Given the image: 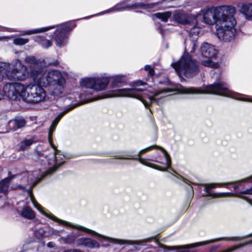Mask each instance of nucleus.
<instances>
[{
  "instance_id": "nucleus-13",
  "label": "nucleus",
  "mask_w": 252,
  "mask_h": 252,
  "mask_svg": "<svg viewBox=\"0 0 252 252\" xmlns=\"http://www.w3.org/2000/svg\"><path fill=\"white\" fill-rule=\"evenodd\" d=\"M109 80L108 77H89L82 79L80 81L81 87L88 88L87 94H92L93 91H101L104 90L108 86Z\"/></svg>"
},
{
  "instance_id": "nucleus-46",
  "label": "nucleus",
  "mask_w": 252,
  "mask_h": 252,
  "mask_svg": "<svg viewBox=\"0 0 252 252\" xmlns=\"http://www.w3.org/2000/svg\"><path fill=\"white\" fill-rule=\"evenodd\" d=\"M58 64V63L57 62H56L55 63H49L50 65H54V66L57 65Z\"/></svg>"
},
{
  "instance_id": "nucleus-19",
  "label": "nucleus",
  "mask_w": 252,
  "mask_h": 252,
  "mask_svg": "<svg viewBox=\"0 0 252 252\" xmlns=\"http://www.w3.org/2000/svg\"><path fill=\"white\" fill-rule=\"evenodd\" d=\"M25 62L30 64L29 66L31 77L32 78V73L33 71L36 73L39 68H43L44 67L33 56L27 57L25 59Z\"/></svg>"
},
{
  "instance_id": "nucleus-44",
  "label": "nucleus",
  "mask_w": 252,
  "mask_h": 252,
  "mask_svg": "<svg viewBox=\"0 0 252 252\" xmlns=\"http://www.w3.org/2000/svg\"><path fill=\"white\" fill-rule=\"evenodd\" d=\"M4 96V95L3 90H1V89H0V100H1L3 98Z\"/></svg>"
},
{
  "instance_id": "nucleus-48",
  "label": "nucleus",
  "mask_w": 252,
  "mask_h": 252,
  "mask_svg": "<svg viewBox=\"0 0 252 252\" xmlns=\"http://www.w3.org/2000/svg\"><path fill=\"white\" fill-rule=\"evenodd\" d=\"M182 178L183 179V181H184V182L186 183H187V184H189V183H188V182H187V181H188V182H189V183H190V182H189V181H188V180H187V179H184V178Z\"/></svg>"
},
{
  "instance_id": "nucleus-34",
  "label": "nucleus",
  "mask_w": 252,
  "mask_h": 252,
  "mask_svg": "<svg viewBox=\"0 0 252 252\" xmlns=\"http://www.w3.org/2000/svg\"><path fill=\"white\" fill-rule=\"evenodd\" d=\"M8 128L10 130H15L17 129V126L15 119L11 120L8 122Z\"/></svg>"
},
{
  "instance_id": "nucleus-43",
  "label": "nucleus",
  "mask_w": 252,
  "mask_h": 252,
  "mask_svg": "<svg viewBox=\"0 0 252 252\" xmlns=\"http://www.w3.org/2000/svg\"><path fill=\"white\" fill-rule=\"evenodd\" d=\"M60 231H59V230H53L52 231V235H56V236H60Z\"/></svg>"
},
{
  "instance_id": "nucleus-17",
  "label": "nucleus",
  "mask_w": 252,
  "mask_h": 252,
  "mask_svg": "<svg viewBox=\"0 0 252 252\" xmlns=\"http://www.w3.org/2000/svg\"><path fill=\"white\" fill-rule=\"evenodd\" d=\"M46 174L45 172H42L38 173L37 171H34L32 173L26 172L23 173L22 174L18 176V179L20 180L22 185H19L18 187L21 189H25V186L31 184L33 182L37 183L40 181L43 178L45 177Z\"/></svg>"
},
{
  "instance_id": "nucleus-11",
  "label": "nucleus",
  "mask_w": 252,
  "mask_h": 252,
  "mask_svg": "<svg viewBox=\"0 0 252 252\" xmlns=\"http://www.w3.org/2000/svg\"><path fill=\"white\" fill-rule=\"evenodd\" d=\"M37 71L35 73L32 71V78L35 83L44 87L54 85L60 82L61 79H64L61 73L58 70H50L45 74L44 67H43L39 68Z\"/></svg>"
},
{
  "instance_id": "nucleus-37",
  "label": "nucleus",
  "mask_w": 252,
  "mask_h": 252,
  "mask_svg": "<svg viewBox=\"0 0 252 252\" xmlns=\"http://www.w3.org/2000/svg\"><path fill=\"white\" fill-rule=\"evenodd\" d=\"M199 32L200 30L198 27L193 26L192 28H190L189 32L192 35H198Z\"/></svg>"
},
{
  "instance_id": "nucleus-26",
  "label": "nucleus",
  "mask_w": 252,
  "mask_h": 252,
  "mask_svg": "<svg viewBox=\"0 0 252 252\" xmlns=\"http://www.w3.org/2000/svg\"><path fill=\"white\" fill-rule=\"evenodd\" d=\"M174 18L176 21L182 24H186L188 23L187 16L182 13L176 12L174 15Z\"/></svg>"
},
{
  "instance_id": "nucleus-10",
  "label": "nucleus",
  "mask_w": 252,
  "mask_h": 252,
  "mask_svg": "<svg viewBox=\"0 0 252 252\" xmlns=\"http://www.w3.org/2000/svg\"><path fill=\"white\" fill-rule=\"evenodd\" d=\"M0 66L6 70V76L9 80L23 81L31 76L27 67L19 60L13 63L11 69L10 64L6 63H0Z\"/></svg>"
},
{
  "instance_id": "nucleus-29",
  "label": "nucleus",
  "mask_w": 252,
  "mask_h": 252,
  "mask_svg": "<svg viewBox=\"0 0 252 252\" xmlns=\"http://www.w3.org/2000/svg\"><path fill=\"white\" fill-rule=\"evenodd\" d=\"M156 17L161 19L163 22H166L168 19L171 16V13L169 11L163 13H157L155 14Z\"/></svg>"
},
{
  "instance_id": "nucleus-47",
  "label": "nucleus",
  "mask_w": 252,
  "mask_h": 252,
  "mask_svg": "<svg viewBox=\"0 0 252 252\" xmlns=\"http://www.w3.org/2000/svg\"><path fill=\"white\" fill-rule=\"evenodd\" d=\"M230 240H233V241H237V240H238L239 239L238 237H234V238H231Z\"/></svg>"
},
{
  "instance_id": "nucleus-21",
  "label": "nucleus",
  "mask_w": 252,
  "mask_h": 252,
  "mask_svg": "<svg viewBox=\"0 0 252 252\" xmlns=\"http://www.w3.org/2000/svg\"><path fill=\"white\" fill-rule=\"evenodd\" d=\"M65 83V79H61V80L60 82H58V83L50 85L51 86H52L53 88V95L55 96H58L62 94L64 90Z\"/></svg>"
},
{
  "instance_id": "nucleus-6",
  "label": "nucleus",
  "mask_w": 252,
  "mask_h": 252,
  "mask_svg": "<svg viewBox=\"0 0 252 252\" xmlns=\"http://www.w3.org/2000/svg\"><path fill=\"white\" fill-rule=\"evenodd\" d=\"M246 182V184L245 185V186L246 187H249L250 186V184H252V187H251L249 189H247L246 190L241 191L239 192L238 194H237L236 196L238 197H239L241 198H243L246 201H248L249 199L247 197H245L243 196L244 194H252V177H250L248 178L244 179L243 180L238 181L236 182H230V183H222V184H204L203 186H204V191L206 192V194L203 195V196H210L212 198H218V197H224L226 196V194H228V193H212L210 191V189H212L215 188L218 186L225 185H230L232 184H234L235 185L233 186L234 189H237L239 188V187H241L242 185V182Z\"/></svg>"
},
{
  "instance_id": "nucleus-20",
  "label": "nucleus",
  "mask_w": 252,
  "mask_h": 252,
  "mask_svg": "<svg viewBox=\"0 0 252 252\" xmlns=\"http://www.w3.org/2000/svg\"><path fill=\"white\" fill-rule=\"evenodd\" d=\"M240 12L246 20L252 21V2L242 4Z\"/></svg>"
},
{
  "instance_id": "nucleus-9",
  "label": "nucleus",
  "mask_w": 252,
  "mask_h": 252,
  "mask_svg": "<svg viewBox=\"0 0 252 252\" xmlns=\"http://www.w3.org/2000/svg\"><path fill=\"white\" fill-rule=\"evenodd\" d=\"M236 9L232 6H222L207 9L203 14V20L207 24L215 23L217 27L228 14H234Z\"/></svg>"
},
{
  "instance_id": "nucleus-50",
  "label": "nucleus",
  "mask_w": 252,
  "mask_h": 252,
  "mask_svg": "<svg viewBox=\"0 0 252 252\" xmlns=\"http://www.w3.org/2000/svg\"><path fill=\"white\" fill-rule=\"evenodd\" d=\"M252 236V234H250L248 236Z\"/></svg>"
},
{
  "instance_id": "nucleus-45",
  "label": "nucleus",
  "mask_w": 252,
  "mask_h": 252,
  "mask_svg": "<svg viewBox=\"0 0 252 252\" xmlns=\"http://www.w3.org/2000/svg\"><path fill=\"white\" fill-rule=\"evenodd\" d=\"M155 162H158V163H159L160 164H163V162L160 160H158V159H156V160H153Z\"/></svg>"
},
{
  "instance_id": "nucleus-8",
  "label": "nucleus",
  "mask_w": 252,
  "mask_h": 252,
  "mask_svg": "<svg viewBox=\"0 0 252 252\" xmlns=\"http://www.w3.org/2000/svg\"><path fill=\"white\" fill-rule=\"evenodd\" d=\"M234 14H228L224 19L222 20L216 29L218 37L225 42H229L234 39L236 30L235 28L236 21L233 17Z\"/></svg>"
},
{
  "instance_id": "nucleus-36",
  "label": "nucleus",
  "mask_w": 252,
  "mask_h": 252,
  "mask_svg": "<svg viewBox=\"0 0 252 252\" xmlns=\"http://www.w3.org/2000/svg\"><path fill=\"white\" fill-rule=\"evenodd\" d=\"M46 231L42 228H39L34 232V235L38 238L43 237Z\"/></svg>"
},
{
  "instance_id": "nucleus-1",
  "label": "nucleus",
  "mask_w": 252,
  "mask_h": 252,
  "mask_svg": "<svg viewBox=\"0 0 252 252\" xmlns=\"http://www.w3.org/2000/svg\"><path fill=\"white\" fill-rule=\"evenodd\" d=\"M164 83L167 87L160 89L154 93L148 94V91L145 89L138 88L146 84L144 82L139 80L133 83V87L132 88L114 90L104 93L99 97L89 99L87 102L113 97H129L141 100L145 107L148 108L150 104L154 102L158 104L162 103L164 101V98L169 95V93L175 91L168 87L170 84L168 80Z\"/></svg>"
},
{
  "instance_id": "nucleus-4",
  "label": "nucleus",
  "mask_w": 252,
  "mask_h": 252,
  "mask_svg": "<svg viewBox=\"0 0 252 252\" xmlns=\"http://www.w3.org/2000/svg\"><path fill=\"white\" fill-rule=\"evenodd\" d=\"M176 91L178 93L182 94H209L252 102V97L251 96L231 91L228 89V86L226 83L223 81H219L212 85L207 86L205 87V90H203L194 87L186 88L179 86L177 87Z\"/></svg>"
},
{
  "instance_id": "nucleus-5",
  "label": "nucleus",
  "mask_w": 252,
  "mask_h": 252,
  "mask_svg": "<svg viewBox=\"0 0 252 252\" xmlns=\"http://www.w3.org/2000/svg\"><path fill=\"white\" fill-rule=\"evenodd\" d=\"M71 109H72V108H70V110ZM69 110V109L66 110L59 114L54 120L50 127L48 139L51 146L54 149V152L49 155H47L46 153L42 154L41 153H38L39 159L40 160H43L42 158L45 157V158L46 159L45 161L47 162L48 165L50 166L49 169L45 171L46 175L51 174L55 172L58 167L65 162V156L62 155L61 151H58L56 149V147L53 144L51 141V137L52 133L55 130L60 119Z\"/></svg>"
},
{
  "instance_id": "nucleus-3",
  "label": "nucleus",
  "mask_w": 252,
  "mask_h": 252,
  "mask_svg": "<svg viewBox=\"0 0 252 252\" xmlns=\"http://www.w3.org/2000/svg\"><path fill=\"white\" fill-rule=\"evenodd\" d=\"M29 193L31 200L34 207L36 208L39 212H40L44 216L60 224H62L63 225L70 227L73 228L77 229L78 230L84 231L88 233L91 234L93 235H95L100 237V239H99V241L102 243V247H106L109 246V244L105 243V242H108L111 243L118 244L120 245H124L125 244L129 245H140L142 243L148 242H150V240H151V238H149L147 239H143L141 241H131L121 239H114L100 235L97 233V232L91 229H89L87 228H86L84 226L79 225H73L68 221L58 218L57 217H56V216H55L54 215L50 213H47L43 211L42 206L35 200L34 198L33 195L32 194V193L30 192Z\"/></svg>"
},
{
  "instance_id": "nucleus-22",
  "label": "nucleus",
  "mask_w": 252,
  "mask_h": 252,
  "mask_svg": "<svg viewBox=\"0 0 252 252\" xmlns=\"http://www.w3.org/2000/svg\"><path fill=\"white\" fill-rule=\"evenodd\" d=\"M20 215L27 219L32 220L35 217V214L32 209L28 206H24L20 213Z\"/></svg>"
},
{
  "instance_id": "nucleus-30",
  "label": "nucleus",
  "mask_w": 252,
  "mask_h": 252,
  "mask_svg": "<svg viewBox=\"0 0 252 252\" xmlns=\"http://www.w3.org/2000/svg\"><path fill=\"white\" fill-rule=\"evenodd\" d=\"M34 142L32 138L24 140L21 144L19 149L20 150H25L28 149L30 146Z\"/></svg>"
},
{
  "instance_id": "nucleus-25",
  "label": "nucleus",
  "mask_w": 252,
  "mask_h": 252,
  "mask_svg": "<svg viewBox=\"0 0 252 252\" xmlns=\"http://www.w3.org/2000/svg\"><path fill=\"white\" fill-rule=\"evenodd\" d=\"M125 9H126L125 7L122 6L121 4H118L115 5L114 7H113L107 10L103 11L100 13L97 14L96 15H94V16L97 15L104 14L108 13H110V12H114L123 11V10H125ZM93 16H94V15L86 17L84 18L83 19H88Z\"/></svg>"
},
{
  "instance_id": "nucleus-32",
  "label": "nucleus",
  "mask_w": 252,
  "mask_h": 252,
  "mask_svg": "<svg viewBox=\"0 0 252 252\" xmlns=\"http://www.w3.org/2000/svg\"><path fill=\"white\" fill-rule=\"evenodd\" d=\"M197 47V44L196 41H190L189 46H185V50L186 51L193 53Z\"/></svg>"
},
{
  "instance_id": "nucleus-42",
  "label": "nucleus",
  "mask_w": 252,
  "mask_h": 252,
  "mask_svg": "<svg viewBox=\"0 0 252 252\" xmlns=\"http://www.w3.org/2000/svg\"><path fill=\"white\" fill-rule=\"evenodd\" d=\"M114 157L116 159H131V158L121 157H120L119 156H114Z\"/></svg>"
},
{
  "instance_id": "nucleus-15",
  "label": "nucleus",
  "mask_w": 252,
  "mask_h": 252,
  "mask_svg": "<svg viewBox=\"0 0 252 252\" xmlns=\"http://www.w3.org/2000/svg\"><path fill=\"white\" fill-rule=\"evenodd\" d=\"M201 51L202 56L207 59L206 60L202 61L201 63L203 65L214 68L219 66L218 63L211 60V58L215 57L217 54V50L213 45L204 43L201 46Z\"/></svg>"
},
{
  "instance_id": "nucleus-28",
  "label": "nucleus",
  "mask_w": 252,
  "mask_h": 252,
  "mask_svg": "<svg viewBox=\"0 0 252 252\" xmlns=\"http://www.w3.org/2000/svg\"><path fill=\"white\" fill-rule=\"evenodd\" d=\"M54 26H49L45 28H42L40 29H37L32 30L26 31L24 32L23 34L24 35H30L34 33H36L38 32H43L46 31H47L50 29L54 28Z\"/></svg>"
},
{
  "instance_id": "nucleus-12",
  "label": "nucleus",
  "mask_w": 252,
  "mask_h": 252,
  "mask_svg": "<svg viewBox=\"0 0 252 252\" xmlns=\"http://www.w3.org/2000/svg\"><path fill=\"white\" fill-rule=\"evenodd\" d=\"M46 96L45 91L39 84L24 86L22 98L25 101L29 103H37L44 101Z\"/></svg>"
},
{
  "instance_id": "nucleus-39",
  "label": "nucleus",
  "mask_w": 252,
  "mask_h": 252,
  "mask_svg": "<svg viewBox=\"0 0 252 252\" xmlns=\"http://www.w3.org/2000/svg\"><path fill=\"white\" fill-rule=\"evenodd\" d=\"M6 70L0 66V82L2 80L3 76L6 75Z\"/></svg>"
},
{
  "instance_id": "nucleus-41",
  "label": "nucleus",
  "mask_w": 252,
  "mask_h": 252,
  "mask_svg": "<svg viewBox=\"0 0 252 252\" xmlns=\"http://www.w3.org/2000/svg\"><path fill=\"white\" fill-rule=\"evenodd\" d=\"M12 37V36H0V41H4V40H7L9 39H10Z\"/></svg>"
},
{
  "instance_id": "nucleus-16",
  "label": "nucleus",
  "mask_w": 252,
  "mask_h": 252,
  "mask_svg": "<svg viewBox=\"0 0 252 252\" xmlns=\"http://www.w3.org/2000/svg\"><path fill=\"white\" fill-rule=\"evenodd\" d=\"M2 89L4 95L11 100H15L19 96L22 97L24 85L19 83H7Z\"/></svg>"
},
{
  "instance_id": "nucleus-2",
  "label": "nucleus",
  "mask_w": 252,
  "mask_h": 252,
  "mask_svg": "<svg viewBox=\"0 0 252 252\" xmlns=\"http://www.w3.org/2000/svg\"><path fill=\"white\" fill-rule=\"evenodd\" d=\"M133 159L142 164L162 171H166L171 166V160L167 152L156 145L140 150L138 158Z\"/></svg>"
},
{
  "instance_id": "nucleus-7",
  "label": "nucleus",
  "mask_w": 252,
  "mask_h": 252,
  "mask_svg": "<svg viewBox=\"0 0 252 252\" xmlns=\"http://www.w3.org/2000/svg\"><path fill=\"white\" fill-rule=\"evenodd\" d=\"M181 78H190L195 76L198 71V67L195 61L193 60L188 54H185L180 61L171 64Z\"/></svg>"
},
{
  "instance_id": "nucleus-24",
  "label": "nucleus",
  "mask_w": 252,
  "mask_h": 252,
  "mask_svg": "<svg viewBox=\"0 0 252 252\" xmlns=\"http://www.w3.org/2000/svg\"><path fill=\"white\" fill-rule=\"evenodd\" d=\"M11 179V178L7 177L0 181V193H7Z\"/></svg>"
},
{
  "instance_id": "nucleus-14",
  "label": "nucleus",
  "mask_w": 252,
  "mask_h": 252,
  "mask_svg": "<svg viewBox=\"0 0 252 252\" xmlns=\"http://www.w3.org/2000/svg\"><path fill=\"white\" fill-rule=\"evenodd\" d=\"M75 25L70 23H65L59 26L55 32L54 39L57 46L63 47L67 43V34Z\"/></svg>"
},
{
  "instance_id": "nucleus-33",
  "label": "nucleus",
  "mask_w": 252,
  "mask_h": 252,
  "mask_svg": "<svg viewBox=\"0 0 252 252\" xmlns=\"http://www.w3.org/2000/svg\"><path fill=\"white\" fill-rule=\"evenodd\" d=\"M16 126H17V128H21L25 126L26 125L25 120L22 117H18L15 118Z\"/></svg>"
},
{
  "instance_id": "nucleus-27",
  "label": "nucleus",
  "mask_w": 252,
  "mask_h": 252,
  "mask_svg": "<svg viewBox=\"0 0 252 252\" xmlns=\"http://www.w3.org/2000/svg\"><path fill=\"white\" fill-rule=\"evenodd\" d=\"M35 40L44 48H48L52 45V42L50 40L45 39L44 37L37 36Z\"/></svg>"
},
{
  "instance_id": "nucleus-49",
  "label": "nucleus",
  "mask_w": 252,
  "mask_h": 252,
  "mask_svg": "<svg viewBox=\"0 0 252 252\" xmlns=\"http://www.w3.org/2000/svg\"><path fill=\"white\" fill-rule=\"evenodd\" d=\"M143 6V5H142V4H138V5H137V4L133 5H132V7H134V6Z\"/></svg>"
},
{
  "instance_id": "nucleus-23",
  "label": "nucleus",
  "mask_w": 252,
  "mask_h": 252,
  "mask_svg": "<svg viewBox=\"0 0 252 252\" xmlns=\"http://www.w3.org/2000/svg\"><path fill=\"white\" fill-rule=\"evenodd\" d=\"M78 235L79 234L75 235L73 233H72L71 234L67 235L66 237H60L58 241L61 243L72 244L75 242L76 239Z\"/></svg>"
},
{
  "instance_id": "nucleus-18",
  "label": "nucleus",
  "mask_w": 252,
  "mask_h": 252,
  "mask_svg": "<svg viewBox=\"0 0 252 252\" xmlns=\"http://www.w3.org/2000/svg\"><path fill=\"white\" fill-rule=\"evenodd\" d=\"M78 246H84L90 249H98L100 245L96 241L91 238L82 237L76 241Z\"/></svg>"
},
{
  "instance_id": "nucleus-38",
  "label": "nucleus",
  "mask_w": 252,
  "mask_h": 252,
  "mask_svg": "<svg viewBox=\"0 0 252 252\" xmlns=\"http://www.w3.org/2000/svg\"><path fill=\"white\" fill-rule=\"evenodd\" d=\"M145 70L148 71V74L150 76H153L154 74V70L153 67L149 65H146L145 66Z\"/></svg>"
},
{
  "instance_id": "nucleus-35",
  "label": "nucleus",
  "mask_w": 252,
  "mask_h": 252,
  "mask_svg": "<svg viewBox=\"0 0 252 252\" xmlns=\"http://www.w3.org/2000/svg\"><path fill=\"white\" fill-rule=\"evenodd\" d=\"M113 80L112 82V85L115 86H118L119 84L122 83V77L120 75H117L113 78Z\"/></svg>"
},
{
  "instance_id": "nucleus-31",
  "label": "nucleus",
  "mask_w": 252,
  "mask_h": 252,
  "mask_svg": "<svg viewBox=\"0 0 252 252\" xmlns=\"http://www.w3.org/2000/svg\"><path fill=\"white\" fill-rule=\"evenodd\" d=\"M28 38L17 37L14 39L13 43L16 45H23L29 42Z\"/></svg>"
},
{
  "instance_id": "nucleus-40",
  "label": "nucleus",
  "mask_w": 252,
  "mask_h": 252,
  "mask_svg": "<svg viewBox=\"0 0 252 252\" xmlns=\"http://www.w3.org/2000/svg\"><path fill=\"white\" fill-rule=\"evenodd\" d=\"M47 246L49 248L55 249L56 247V244L53 242H49L47 244Z\"/></svg>"
}]
</instances>
